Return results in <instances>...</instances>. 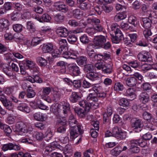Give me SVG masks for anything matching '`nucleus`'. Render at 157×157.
Here are the masks:
<instances>
[{
  "mask_svg": "<svg viewBox=\"0 0 157 157\" xmlns=\"http://www.w3.org/2000/svg\"><path fill=\"white\" fill-rule=\"evenodd\" d=\"M33 78L34 82H36L41 83L43 81L42 79L39 77L37 74H35L33 75Z\"/></svg>",
  "mask_w": 157,
  "mask_h": 157,
  "instance_id": "774afa93",
  "label": "nucleus"
},
{
  "mask_svg": "<svg viewBox=\"0 0 157 157\" xmlns=\"http://www.w3.org/2000/svg\"><path fill=\"white\" fill-rule=\"evenodd\" d=\"M113 136L117 139L122 140L125 139L127 136L126 132L122 131L118 127H115L113 128Z\"/></svg>",
  "mask_w": 157,
  "mask_h": 157,
  "instance_id": "20e7f679",
  "label": "nucleus"
},
{
  "mask_svg": "<svg viewBox=\"0 0 157 157\" xmlns=\"http://www.w3.org/2000/svg\"><path fill=\"white\" fill-rule=\"evenodd\" d=\"M11 19L13 21H18L19 19L20 15L17 12L13 13L11 14Z\"/></svg>",
  "mask_w": 157,
  "mask_h": 157,
  "instance_id": "e2e57ef3",
  "label": "nucleus"
},
{
  "mask_svg": "<svg viewBox=\"0 0 157 157\" xmlns=\"http://www.w3.org/2000/svg\"><path fill=\"white\" fill-rule=\"evenodd\" d=\"M17 105V108L19 110L26 113H29V108L24 102L20 101Z\"/></svg>",
  "mask_w": 157,
  "mask_h": 157,
  "instance_id": "a211bd4d",
  "label": "nucleus"
},
{
  "mask_svg": "<svg viewBox=\"0 0 157 157\" xmlns=\"http://www.w3.org/2000/svg\"><path fill=\"white\" fill-rule=\"evenodd\" d=\"M119 105L125 108L128 107L129 105V102L128 100L125 98H122L120 99L118 101Z\"/></svg>",
  "mask_w": 157,
  "mask_h": 157,
  "instance_id": "72a5a7b5",
  "label": "nucleus"
},
{
  "mask_svg": "<svg viewBox=\"0 0 157 157\" xmlns=\"http://www.w3.org/2000/svg\"><path fill=\"white\" fill-rule=\"evenodd\" d=\"M92 90L96 93L97 97L104 98L106 96V94L102 92V87L100 86H95L92 88Z\"/></svg>",
  "mask_w": 157,
  "mask_h": 157,
  "instance_id": "4468645a",
  "label": "nucleus"
},
{
  "mask_svg": "<svg viewBox=\"0 0 157 157\" xmlns=\"http://www.w3.org/2000/svg\"><path fill=\"white\" fill-rule=\"evenodd\" d=\"M113 65L111 63H105L102 70L105 74H110L113 71Z\"/></svg>",
  "mask_w": 157,
  "mask_h": 157,
  "instance_id": "6ab92c4d",
  "label": "nucleus"
},
{
  "mask_svg": "<svg viewBox=\"0 0 157 157\" xmlns=\"http://www.w3.org/2000/svg\"><path fill=\"white\" fill-rule=\"evenodd\" d=\"M64 16L62 14H57L54 17L55 21L58 23H62L64 21Z\"/></svg>",
  "mask_w": 157,
  "mask_h": 157,
  "instance_id": "a19ab883",
  "label": "nucleus"
},
{
  "mask_svg": "<svg viewBox=\"0 0 157 157\" xmlns=\"http://www.w3.org/2000/svg\"><path fill=\"white\" fill-rule=\"evenodd\" d=\"M141 87L143 89L144 91H147L151 89V86L148 83H144L141 86Z\"/></svg>",
  "mask_w": 157,
  "mask_h": 157,
  "instance_id": "680f3d73",
  "label": "nucleus"
},
{
  "mask_svg": "<svg viewBox=\"0 0 157 157\" xmlns=\"http://www.w3.org/2000/svg\"><path fill=\"white\" fill-rule=\"evenodd\" d=\"M142 115L144 119L148 122H150L152 121L153 116L150 113L145 111L143 113Z\"/></svg>",
  "mask_w": 157,
  "mask_h": 157,
  "instance_id": "7c9ffc66",
  "label": "nucleus"
},
{
  "mask_svg": "<svg viewBox=\"0 0 157 157\" xmlns=\"http://www.w3.org/2000/svg\"><path fill=\"white\" fill-rule=\"evenodd\" d=\"M153 19H150L147 18H144L142 19L143 23V27L145 29H149L151 26V23H153Z\"/></svg>",
  "mask_w": 157,
  "mask_h": 157,
  "instance_id": "aec40b11",
  "label": "nucleus"
},
{
  "mask_svg": "<svg viewBox=\"0 0 157 157\" xmlns=\"http://www.w3.org/2000/svg\"><path fill=\"white\" fill-rule=\"evenodd\" d=\"M105 64L104 60H101L96 63L95 64V66L97 69H101L102 70Z\"/></svg>",
  "mask_w": 157,
  "mask_h": 157,
  "instance_id": "09e8293b",
  "label": "nucleus"
},
{
  "mask_svg": "<svg viewBox=\"0 0 157 157\" xmlns=\"http://www.w3.org/2000/svg\"><path fill=\"white\" fill-rule=\"evenodd\" d=\"M87 52L89 57L92 59V60H94L96 55V53L94 52V50H90L89 48L87 50Z\"/></svg>",
  "mask_w": 157,
  "mask_h": 157,
  "instance_id": "052dcab7",
  "label": "nucleus"
},
{
  "mask_svg": "<svg viewBox=\"0 0 157 157\" xmlns=\"http://www.w3.org/2000/svg\"><path fill=\"white\" fill-rule=\"evenodd\" d=\"M126 95L130 98V100H133L136 98V96L135 94V91L132 88H129L127 90Z\"/></svg>",
  "mask_w": 157,
  "mask_h": 157,
  "instance_id": "b1692460",
  "label": "nucleus"
},
{
  "mask_svg": "<svg viewBox=\"0 0 157 157\" xmlns=\"http://www.w3.org/2000/svg\"><path fill=\"white\" fill-rule=\"evenodd\" d=\"M86 99L88 101L92 100L94 101H98L97 95L95 92L94 93L89 94Z\"/></svg>",
  "mask_w": 157,
  "mask_h": 157,
  "instance_id": "e433bc0d",
  "label": "nucleus"
},
{
  "mask_svg": "<svg viewBox=\"0 0 157 157\" xmlns=\"http://www.w3.org/2000/svg\"><path fill=\"white\" fill-rule=\"evenodd\" d=\"M137 58L141 62H151L152 61V57L148 52H141L139 53Z\"/></svg>",
  "mask_w": 157,
  "mask_h": 157,
  "instance_id": "0eeeda50",
  "label": "nucleus"
},
{
  "mask_svg": "<svg viewBox=\"0 0 157 157\" xmlns=\"http://www.w3.org/2000/svg\"><path fill=\"white\" fill-rule=\"evenodd\" d=\"M131 125L134 130H137L138 132L141 130L143 126V124L141 119L136 118H132L130 121Z\"/></svg>",
  "mask_w": 157,
  "mask_h": 157,
  "instance_id": "423d86ee",
  "label": "nucleus"
},
{
  "mask_svg": "<svg viewBox=\"0 0 157 157\" xmlns=\"http://www.w3.org/2000/svg\"><path fill=\"white\" fill-rule=\"evenodd\" d=\"M2 129L3 130L6 135L8 136L10 135V133L12 132V129L10 127L6 124L4 125Z\"/></svg>",
  "mask_w": 157,
  "mask_h": 157,
  "instance_id": "37998d69",
  "label": "nucleus"
},
{
  "mask_svg": "<svg viewBox=\"0 0 157 157\" xmlns=\"http://www.w3.org/2000/svg\"><path fill=\"white\" fill-rule=\"evenodd\" d=\"M52 89V88L49 87H44L42 88V94L41 95V97L42 99L48 103L51 102V100L48 96L51 92Z\"/></svg>",
  "mask_w": 157,
  "mask_h": 157,
  "instance_id": "6e6552de",
  "label": "nucleus"
},
{
  "mask_svg": "<svg viewBox=\"0 0 157 157\" xmlns=\"http://www.w3.org/2000/svg\"><path fill=\"white\" fill-rule=\"evenodd\" d=\"M77 40V37L75 35H72L69 36L67 38L68 41L71 44H73Z\"/></svg>",
  "mask_w": 157,
  "mask_h": 157,
  "instance_id": "4d7b16f0",
  "label": "nucleus"
},
{
  "mask_svg": "<svg viewBox=\"0 0 157 157\" xmlns=\"http://www.w3.org/2000/svg\"><path fill=\"white\" fill-rule=\"evenodd\" d=\"M36 103L38 107L41 109L45 110L47 108V106L45 105L43 102L40 100H37Z\"/></svg>",
  "mask_w": 157,
  "mask_h": 157,
  "instance_id": "6e6d98bb",
  "label": "nucleus"
},
{
  "mask_svg": "<svg viewBox=\"0 0 157 157\" xmlns=\"http://www.w3.org/2000/svg\"><path fill=\"white\" fill-rule=\"evenodd\" d=\"M74 16L76 18H78L81 17L82 12L79 9H75L72 11Z\"/></svg>",
  "mask_w": 157,
  "mask_h": 157,
  "instance_id": "864d4df0",
  "label": "nucleus"
},
{
  "mask_svg": "<svg viewBox=\"0 0 157 157\" xmlns=\"http://www.w3.org/2000/svg\"><path fill=\"white\" fill-rule=\"evenodd\" d=\"M94 70V66L92 64H86L84 66V71L85 72L88 73Z\"/></svg>",
  "mask_w": 157,
  "mask_h": 157,
  "instance_id": "4c0bfd02",
  "label": "nucleus"
},
{
  "mask_svg": "<svg viewBox=\"0 0 157 157\" xmlns=\"http://www.w3.org/2000/svg\"><path fill=\"white\" fill-rule=\"evenodd\" d=\"M60 2H55L54 6L56 7V9L58 11L63 13H66L68 11V7L66 5L64 4H61Z\"/></svg>",
  "mask_w": 157,
  "mask_h": 157,
  "instance_id": "f8f14e48",
  "label": "nucleus"
},
{
  "mask_svg": "<svg viewBox=\"0 0 157 157\" xmlns=\"http://www.w3.org/2000/svg\"><path fill=\"white\" fill-rule=\"evenodd\" d=\"M80 41L83 44H87L90 42V40L88 36L86 34H84L80 37Z\"/></svg>",
  "mask_w": 157,
  "mask_h": 157,
  "instance_id": "c03bdc74",
  "label": "nucleus"
},
{
  "mask_svg": "<svg viewBox=\"0 0 157 157\" xmlns=\"http://www.w3.org/2000/svg\"><path fill=\"white\" fill-rule=\"evenodd\" d=\"M33 135L31 134L30 133L28 134L29 136L26 135L27 137L25 139H23L21 140V142L32 144L33 143V141L32 139V138H33Z\"/></svg>",
  "mask_w": 157,
  "mask_h": 157,
  "instance_id": "2f4dec72",
  "label": "nucleus"
},
{
  "mask_svg": "<svg viewBox=\"0 0 157 157\" xmlns=\"http://www.w3.org/2000/svg\"><path fill=\"white\" fill-rule=\"evenodd\" d=\"M137 83V81L136 78L134 77H128L126 81V83L127 85L131 87L135 86Z\"/></svg>",
  "mask_w": 157,
  "mask_h": 157,
  "instance_id": "5701e85b",
  "label": "nucleus"
},
{
  "mask_svg": "<svg viewBox=\"0 0 157 157\" xmlns=\"http://www.w3.org/2000/svg\"><path fill=\"white\" fill-rule=\"evenodd\" d=\"M36 60L38 65L41 67H45L47 64V61L42 57H38Z\"/></svg>",
  "mask_w": 157,
  "mask_h": 157,
  "instance_id": "473e14b6",
  "label": "nucleus"
},
{
  "mask_svg": "<svg viewBox=\"0 0 157 157\" xmlns=\"http://www.w3.org/2000/svg\"><path fill=\"white\" fill-rule=\"evenodd\" d=\"M131 147L130 148L131 152L133 153H137L140 151V149L134 142H132V140L130 141Z\"/></svg>",
  "mask_w": 157,
  "mask_h": 157,
  "instance_id": "c85d7f7f",
  "label": "nucleus"
},
{
  "mask_svg": "<svg viewBox=\"0 0 157 157\" xmlns=\"http://www.w3.org/2000/svg\"><path fill=\"white\" fill-rule=\"evenodd\" d=\"M124 89L123 85L120 82L115 83L114 86V90L116 91H122Z\"/></svg>",
  "mask_w": 157,
  "mask_h": 157,
  "instance_id": "79ce46f5",
  "label": "nucleus"
},
{
  "mask_svg": "<svg viewBox=\"0 0 157 157\" xmlns=\"http://www.w3.org/2000/svg\"><path fill=\"white\" fill-rule=\"evenodd\" d=\"M139 99L142 103L146 104L150 101V95L146 92H142L139 96Z\"/></svg>",
  "mask_w": 157,
  "mask_h": 157,
  "instance_id": "2eb2a0df",
  "label": "nucleus"
},
{
  "mask_svg": "<svg viewBox=\"0 0 157 157\" xmlns=\"http://www.w3.org/2000/svg\"><path fill=\"white\" fill-rule=\"evenodd\" d=\"M34 119L37 121H43L46 119L45 115L40 112H37L33 115Z\"/></svg>",
  "mask_w": 157,
  "mask_h": 157,
  "instance_id": "a878e982",
  "label": "nucleus"
},
{
  "mask_svg": "<svg viewBox=\"0 0 157 157\" xmlns=\"http://www.w3.org/2000/svg\"><path fill=\"white\" fill-rule=\"evenodd\" d=\"M62 51H63V50L61 48L56 49L52 52V55L54 58L58 57L62 53Z\"/></svg>",
  "mask_w": 157,
  "mask_h": 157,
  "instance_id": "3c124183",
  "label": "nucleus"
},
{
  "mask_svg": "<svg viewBox=\"0 0 157 157\" xmlns=\"http://www.w3.org/2000/svg\"><path fill=\"white\" fill-rule=\"evenodd\" d=\"M56 33L60 37H65L68 35L69 32L67 29L63 27H59L56 29Z\"/></svg>",
  "mask_w": 157,
  "mask_h": 157,
  "instance_id": "ddd939ff",
  "label": "nucleus"
},
{
  "mask_svg": "<svg viewBox=\"0 0 157 157\" xmlns=\"http://www.w3.org/2000/svg\"><path fill=\"white\" fill-rule=\"evenodd\" d=\"M78 122L76 119H73L71 121H69V124L71 128L75 127V126H80L78 125Z\"/></svg>",
  "mask_w": 157,
  "mask_h": 157,
  "instance_id": "69168bd1",
  "label": "nucleus"
},
{
  "mask_svg": "<svg viewBox=\"0 0 157 157\" xmlns=\"http://www.w3.org/2000/svg\"><path fill=\"white\" fill-rule=\"evenodd\" d=\"M121 151V147H115L111 151V154L113 155L117 156L119 155Z\"/></svg>",
  "mask_w": 157,
  "mask_h": 157,
  "instance_id": "de8ad7c7",
  "label": "nucleus"
},
{
  "mask_svg": "<svg viewBox=\"0 0 157 157\" xmlns=\"http://www.w3.org/2000/svg\"><path fill=\"white\" fill-rule=\"evenodd\" d=\"M0 100L2 103L3 106L7 109L11 110L13 108L12 103L8 100L7 97L4 95H1L0 97Z\"/></svg>",
  "mask_w": 157,
  "mask_h": 157,
  "instance_id": "1a4fd4ad",
  "label": "nucleus"
},
{
  "mask_svg": "<svg viewBox=\"0 0 157 157\" xmlns=\"http://www.w3.org/2000/svg\"><path fill=\"white\" fill-rule=\"evenodd\" d=\"M83 131L81 129L80 126L71 128L70 129V138L71 141L73 140L78 136L83 133Z\"/></svg>",
  "mask_w": 157,
  "mask_h": 157,
  "instance_id": "39448f33",
  "label": "nucleus"
},
{
  "mask_svg": "<svg viewBox=\"0 0 157 157\" xmlns=\"http://www.w3.org/2000/svg\"><path fill=\"white\" fill-rule=\"evenodd\" d=\"M41 20L42 22H49L51 20V17L47 13H44L41 16Z\"/></svg>",
  "mask_w": 157,
  "mask_h": 157,
  "instance_id": "a18cd8bd",
  "label": "nucleus"
},
{
  "mask_svg": "<svg viewBox=\"0 0 157 157\" xmlns=\"http://www.w3.org/2000/svg\"><path fill=\"white\" fill-rule=\"evenodd\" d=\"M36 95V93L32 89H28L27 90V97L29 98L34 97Z\"/></svg>",
  "mask_w": 157,
  "mask_h": 157,
  "instance_id": "603ef678",
  "label": "nucleus"
},
{
  "mask_svg": "<svg viewBox=\"0 0 157 157\" xmlns=\"http://www.w3.org/2000/svg\"><path fill=\"white\" fill-rule=\"evenodd\" d=\"M132 142H134L136 145H138L141 147H144L146 145V143L145 140L143 138H141L137 139H133L132 140Z\"/></svg>",
  "mask_w": 157,
  "mask_h": 157,
  "instance_id": "393cba45",
  "label": "nucleus"
},
{
  "mask_svg": "<svg viewBox=\"0 0 157 157\" xmlns=\"http://www.w3.org/2000/svg\"><path fill=\"white\" fill-rule=\"evenodd\" d=\"M94 10L97 13L100 15L103 11L102 6H95L94 8Z\"/></svg>",
  "mask_w": 157,
  "mask_h": 157,
  "instance_id": "338daca9",
  "label": "nucleus"
},
{
  "mask_svg": "<svg viewBox=\"0 0 157 157\" xmlns=\"http://www.w3.org/2000/svg\"><path fill=\"white\" fill-rule=\"evenodd\" d=\"M84 109L83 110L81 108L78 107L75 108L74 109V111L75 113L80 117H82L85 116V113L84 112Z\"/></svg>",
  "mask_w": 157,
  "mask_h": 157,
  "instance_id": "f704fd0d",
  "label": "nucleus"
},
{
  "mask_svg": "<svg viewBox=\"0 0 157 157\" xmlns=\"http://www.w3.org/2000/svg\"><path fill=\"white\" fill-rule=\"evenodd\" d=\"M59 44L60 45L59 47L60 48H61L63 50L67 48V42L66 40L62 39L59 41Z\"/></svg>",
  "mask_w": 157,
  "mask_h": 157,
  "instance_id": "13d9d810",
  "label": "nucleus"
},
{
  "mask_svg": "<svg viewBox=\"0 0 157 157\" xmlns=\"http://www.w3.org/2000/svg\"><path fill=\"white\" fill-rule=\"evenodd\" d=\"M68 24L72 27H76L78 26V21L74 19H71L68 21Z\"/></svg>",
  "mask_w": 157,
  "mask_h": 157,
  "instance_id": "bf43d9fd",
  "label": "nucleus"
},
{
  "mask_svg": "<svg viewBox=\"0 0 157 157\" xmlns=\"http://www.w3.org/2000/svg\"><path fill=\"white\" fill-rule=\"evenodd\" d=\"M82 84V86L85 89L89 88L93 86L92 83L86 80L83 81Z\"/></svg>",
  "mask_w": 157,
  "mask_h": 157,
  "instance_id": "5fc2aeb1",
  "label": "nucleus"
},
{
  "mask_svg": "<svg viewBox=\"0 0 157 157\" xmlns=\"http://www.w3.org/2000/svg\"><path fill=\"white\" fill-rule=\"evenodd\" d=\"M87 60L86 57L82 56L78 57L77 60H76V62L78 65L83 67L86 64Z\"/></svg>",
  "mask_w": 157,
  "mask_h": 157,
  "instance_id": "bb28decb",
  "label": "nucleus"
},
{
  "mask_svg": "<svg viewBox=\"0 0 157 157\" xmlns=\"http://www.w3.org/2000/svg\"><path fill=\"white\" fill-rule=\"evenodd\" d=\"M106 42V37L100 35L96 36L94 39V44L96 46L101 47Z\"/></svg>",
  "mask_w": 157,
  "mask_h": 157,
  "instance_id": "9d476101",
  "label": "nucleus"
},
{
  "mask_svg": "<svg viewBox=\"0 0 157 157\" xmlns=\"http://www.w3.org/2000/svg\"><path fill=\"white\" fill-rule=\"evenodd\" d=\"M64 93L63 90L62 89L55 91L53 95V100L56 102L59 101L60 100L62 96L64 94Z\"/></svg>",
  "mask_w": 157,
  "mask_h": 157,
  "instance_id": "f3484780",
  "label": "nucleus"
},
{
  "mask_svg": "<svg viewBox=\"0 0 157 157\" xmlns=\"http://www.w3.org/2000/svg\"><path fill=\"white\" fill-rule=\"evenodd\" d=\"M119 27L116 24H113L111 26V31L114 34H111V39L113 43L117 44L123 38V35L119 29Z\"/></svg>",
  "mask_w": 157,
  "mask_h": 157,
  "instance_id": "f03ea898",
  "label": "nucleus"
},
{
  "mask_svg": "<svg viewBox=\"0 0 157 157\" xmlns=\"http://www.w3.org/2000/svg\"><path fill=\"white\" fill-rule=\"evenodd\" d=\"M16 131L18 132L19 135H22L25 134L28 136V134L31 133L30 132L28 131L26 125L22 122L17 123L16 125Z\"/></svg>",
  "mask_w": 157,
  "mask_h": 157,
  "instance_id": "7ed1b4c3",
  "label": "nucleus"
},
{
  "mask_svg": "<svg viewBox=\"0 0 157 157\" xmlns=\"http://www.w3.org/2000/svg\"><path fill=\"white\" fill-rule=\"evenodd\" d=\"M13 30L16 32L20 33L22 30L23 26L20 24H16L14 25L13 26Z\"/></svg>",
  "mask_w": 157,
  "mask_h": 157,
  "instance_id": "8fccbe9b",
  "label": "nucleus"
},
{
  "mask_svg": "<svg viewBox=\"0 0 157 157\" xmlns=\"http://www.w3.org/2000/svg\"><path fill=\"white\" fill-rule=\"evenodd\" d=\"M27 29L31 33H34L36 31L35 26L31 21H28L27 23Z\"/></svg>",
  "mask_w": 157,
  "mask_h": 157,
  "instance_id": "c9c22d12",
  "label": "nucleus"
},
{
  "mask_svg": "<svg viewBox=\"0 0 157 157\" xmlns=\"http://www.w3.org/2000/svg\"><path fill=\"white\" fill-rule=\"evenodd\" d=\"M86 76L88 78L92 81L96 80L99 78L98 74L94 71L87 73Z\"/></svg>",
  "mask_w": 157,
  "mask_h": 157,
  "instance_id": "c756f323",
  "label": "nucleus"
},
{
  "mask_svg": "<svg viewBox=\"0 0 157 157\" xmlns=\"http://www.w3.org/2000/svg\"><path fill=\"white\" fill-rule=\"evenodd\" d=\"M68 70L71 74L75 76L79 75L81 73L79 67L76 65L69 66Z\"/></svg>",
  "mask_w": 157,
  "mask_h": 157,
  "instance_id": "dca6fc26",
  "label": "nucleus"
},
{
  "mask_svg": "<svg viewBox=\"0 0 157 157\" xmlns=\"http://www.w3.org/2000/svg\"><path fill=\"white\" fill-rule=\"evenodd\" d=\"M21 149L20 146L19 144H15L9 143L4 145L2 147V150L5 151L8 150H14L16 151L19 150Z\"/></svg>",
  "mask_w": 157,
  "mask_h": 157,
  "instance_id": "9b49d317",
  "label": "nucleus"
},
{
  "mask_svg": "<svg viewBox=\"0 0 157 157\" xmlns=\"http://www.w3.org/2000/svg\"><path fill=\"white\" fill-rule=\"evenodd\" d=\"M128 22L129 23L135 27L137 25V18L133 16H129L128 18Z\"/></svg>",
  "mask_w": 157,
  "mask_h": 157,
  "instance_id": "ea45409f",
  "label": "nucleus"
},
{
  "mask_svg": "<svg viewBox=\"0 0 157 157\" xmlns=\"http://www.w3.org/2000/svg\"><path fill=\"white\" fill-rule=\"evenodd\" d=\"M126 12L123 10V12L116 15L114 18V20L116 21H119L123 20L127 17Z\"/></svg>",
  "mask_w": 157,
  "mask_h": 157,
  "instance_id": "cd10ccee",
  "label": "nucleus"
},
{
  "mask_svg": "<svg viewBox=\"0 0 157 157\" xmlns=\"http://www.w3.org/2000/svg\"><path fill=\"white\" fill-rule=\"evenodd\" d=\"M81 98V97L78 93L73 92L70 97L69 100L71 102L75 103L79 100Z\"/></svg>",
  "mask_w": 157,
  "mask_h": 157,
  "instance_id": "412c9836",
  "label": "nucleus"
},
{
  "mask_svg": "<svg viewBox=\"0 0 157 157\" xmlns=\"http://www.w3.org/2000/svg\"><path fill=\"white\" fill-rule=\"evenodd\" d=\"M3 71L10 77L13 76V72L10 66L6 67L3 69Z\"/></svg>",
  "mask_w": 157,
  "mask_h": 157,
  "instance_id": "58836bf2",
  "label": "nucleus"
},
{
  "mask_svg": "<svg viewBox=\"0 0 157 157\" xmlns=\"http://www.w3.org/2000/svg\"><path fill=\"white\" fill-rule=\"evenodd\" d=\"M71 82L73 84L74 86L77 89L81 87L82 84L80 80H74L73 81H71Z\"/></svg>",
  "mask_w": 157,
  "mask_h": 157,
  "instance_id": "0e129e2a",
  "label": "nucleus"
},
{
  "mask_svg": "<svg viewBox=\"0 0 157 157\" xmlns=\"http://www.w3.org/2000/svg\"><path fill=\"white\" fill-rule=\"evenodd\" d=\"M53 45L52 43L44 44L42 48L43 52L44 53H50L53 49Z\"/></svg>",
  "mask_w": 157,
  "mask_h": 157,
  "instance_id": "4be33fe9",
  "label": "nucleus"
},
{
  "mask_svg": "<svg viewBox=\"0 0 157 157\" xmlns=\"http://www.w3.org/2000/svg\"><path fill=\"white\" fill-rule=\"evenodd\" d=\"M50 111L56 116L58 115L65 117L67 116L70 112L69 104L64 101L60 104H54L50 108Z\"/></svg>",
  "mask_w": 157,
  "mask_h": 157,
  "instance_id": "f257e3e1",
  "label": "nucleus"
},
{
  "mask_svg": "<svg viewBox=\"0 0 157 157\" xmlns=\"http://www.w3.org/2000/svg\"><path fill=\"white\" fill-rule=\"evenodd\" d=\"M150 29H146L143 31V34L145 37L148 40L151 41V39L150 38V36L152 35Z\"/></svg>",
  "mask_w": 157,
  "mask_h": 157,
  "instance_id": "49530a36",
  "label": "nucleus"
}]
</instances>
